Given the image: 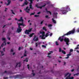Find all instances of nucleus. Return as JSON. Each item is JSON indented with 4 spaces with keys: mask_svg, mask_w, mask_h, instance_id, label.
Listing matches in <instances>:
<instances>
[{
    "mask_svg": "<svg viewBox=\"0 0 79 79\" xmlns=\"http://www.w3.org/2000/svg\"><path fill=\"white\" fill-rule=\"evenodd\" d=\"M68 9H69V10L70 11V8H69V6H66V8L64 7L61 8L60 11H61L63 15H64V14H66V13L68 12Z\"/></svg>",
    "mask_w": 79,
    "mask_h": 79,
    "instance_id": "obj_1",
    "label": "nucleus"
},
{
    "mask_svg": "<svg viewBox=\"0 0 79 79\" xmlns=\"http://www.w3.org/2000/svg\"><path fill=\"white\" fill-rule=\"evenodd\" d=\"M75 31V28H73V30L68 32L67 33L64 35L62 37H64L65 35H70V34H74Z\"/></svg>",
    "mask_w": 79,
    "mask_h": 79,
    "instance_id": "obj_2",
    "label": "nucleus"
},
{
    "mask_svg": "<svg viewBox=\"0 0 79 79\" xmlns=\"http://www.w3.org/2000/svg\"><path fill=\"white\" fill-rule=\"evenodd\" d=\"M64 42H66L67 45H69V38H65L64 39Z\"/></svg>",
    "mask_w": 79,
    "mask_h": 79,
    "instance_id": "obj_3",
    "label": "nucleus"
},
{
    "mask_svg": "<svg viewBox=\"0 0 79 79\" xmlns=\"http://www.w3.org/2000/svg\"><path fill=\"white\" fill-rule=\"evenodd\" d=\"M32 28H30L28 30H26L25 31V33L26 34H29V32H31L32 31Z\"/></svg>",
    "mask_w": 79,
    "mask_h": 79,
    "instance_id": "obj_4",
    "label": "nucleus"
},
{
    "mask_svg": "<svg viewBox=\"0 0 79 79\" xmlns=\"http://www.w3.org/2000/svg\"><path fill=\"white\" fill-rule=\"evenodd\" d=\"M30 2V5H29L30 6V9H32V10H33L34 8L32 7V3H33V2L32 1H34V0H28Z\"/></svg>",
    "mask_w": 79,
    "mask_h": 79,
    "instance_id": "obj_5",
    "label": "nucleus"
},
{
    "mask_svg": "<svg viewBox=\"0 0 79 79\" xmlns=\"http://www.w3.org/2000/svg\"><path fill=\"white\" fill-rule=\"evenodd\" d=\"M33 40L35 42H37L39 40V37L36 36V35H35Z\"/></svg>",
    "mask_w": 79,
    "mask_h": 79,
    "instance_id": "obj_6",
    "label": "nucleus"
},
{
    "mask_svg": "<svg viewBox=\"0 0 79 79\" xmlns=\"http://www.w3.org/2000/svg\"><path fill=\"white\" fill-rule=\"evenodd\" d=\"M14 78L15 79H16L17 78H19V79H22L23 77L21 75H17L14 76Z\"/></svg>",
    "mask_w": 79,
    "mask_h": 79,
    "instance_id": "obj_7",
    "label": "nucleus"
},
{
    "mask_svg": "<svg viewBox=\"0 0 79 79\" xmlns=\"http://www.w3.org/2000/svg\"><path fill=\"white\" fill-rule=\"evenodd\" d=\"M18 29H21V27L20 26H24L25 25L24 24L23 22H22V23H18Z\"/></svg>",
    "mask_w": 79,
    "mask_h": 79,
    "instance_id": "obj_8",
    "label": "nucleus"
},
{
    "mask_svg": "<svg viewBox=\"0 0 79 79\" xmlns=\"http://www.w3.org/2000/svg\"><path fill=\"white\" fill-rule=\"evenodd\" d=\"M29 8V7L28 6H27L26 9H24V10L26 11V12L27 13H29V11H30V9H28Z\"/></svg>",
    "mask_w": 79,
    "mask_h": 79,
    "instance_id": "obj_9",
    "label": "nucleus"
},
{
    "mask_svg": "<svg viewBox=\"0 0 79 79\" xmlns=\"http://www.w3.org/2000/svg\"><path fill=\"white\" fill-rule=\"evenodd\" d=\"M2 40L4 41L3 43H5L4 45H6V39L5 38H2Z\"/></svg>",
    "mask_w": 79,
    "mask_h": 79,
    "instance_id": "obj_10",
    "label": "nucleus"
},
{
    "mask_svg": "<svg viewBox=\"0 0 79 79\" xmlns=\"http://www.w3.org/2000/svg\"><path fill=\"white\" fill-rule=\"evenodd\" d=\"M22 31V29H20V28H17V29L16 31L17 32H18V33H19V32H20Z\"/></svg>",
    "mask_w": 79,
    "mask_h": 79,
    "instance_id": "obj_11",
    "label": "nucleus"
},
{
    "mask_svg": "<svg viewBox=\"0 0 79 79\" xmlns=\"http://www.w3.org/2000/svg\"><path fill=\"white\" fill-rule=\"evenodd\" d=\"M28 2H25L23 5L22 6H25V5H27L28 4Z\"/></svg>",
    "mask_w": 79,
    "mask_h": 79,
    "instance_id": "obj_12",
    "label": "nucleus"
},
{
    "mask_svg": "<svg viewBox=\"0 0 79 79\" xmlns=\"http://www.w3.org/2000/svg\"><path fill=\"white\" fill-rule=\"evenodd\" d=\"M18 21L19 22H23L24 20H23V17H21L20 19L18 20Z\"/></svg>",
    "mask_w": 79,
    "mask_h": 79,
    "instance_id": "obj_13",
    "label": "nucleus"
},
{
    "mask_svg": "<svg viewBox=\"0 0 79 79\" xmlns=\"http://www.w3.org/2000/svg\"><path fill=\"white\" fill-rule=\"evenodd\" d=\"M18 64H19V67H21V62L17 63V64L16 65V66L15 67V68H16V67H17V66H18Z\"/></svg>",
    "mask_w": 79,
    "mask_h": 79,
    "instance_id": "obj_14",
    "label": "nucleus"
},
{
    "mask_svg": "<svg viewBox=\"0 0 79 79\" xmlns=\"http://www.w3.org/2000/svg\"><path fill=\"white\" fill-rule=\"evenodd\" d=\"M53 15H55L53 16L54 18L55 17V18H56V17H57V15H58V13H56L55 12H54L53 13Z\"/></svg>",
    "mask_w": 79,
    "mask_h": 79,
    "instance_id": "obj_15",
    "label": "nucleus"
},
{
    "mask_svg": "<svg viewBox=\"0 0 79 79\" xmlns=\"http://www.w3.org/2000/svg\"><path fill=\"white\" fill-rule=\"evenodd\" d=\"M47 4H45L44 5L42 6H39L38 8H40V9H42V7H44V6H46Z\"/></svg>",
    "mask_w": 79,
    "mask_h": 79,
    "instance_id": "obj_16",
    "label": "nucleus"
},
{
    "mask_svg": "<svg viewBox=\"0 0 79 79\" xmlns=\"http://www.w3.org/2000/svg\"><path fill=\"white\" fill-rule=\"evenodd\" d=\"M40 34H42V35L41 36H43V37H44V36H45V32H42L41 31H40Z\"/></svg>",
    "mask_w": 79,
    "mask_h": 79,
    "instance_id": "obj_17",
    "label": "nucleus"
},
{
    "mask_svg": "<svg viewBox=\"0 0 79 79\" xmlns=\"http://www.w3.org/2000/svg\"><path fill=\"white\" fill-rule=\"evenodd\" d=\"M58 40H60L61 42H63V39H61V37H60L58 38Z\"/></svg>",
    "mask_w": 79,
    "mask_h": 79,
    "instance_id": "obj_18",
    "label": "nucleus"
},
{
    "mask_svg": "<svg viewBox=\"0 0 79 79\" xmlns=\"http://www.w3.org/2000/svg\"><path fill=\"white\" fill-rule=\"evenodd\" d=\"M33 35H34V33H32L31 34H30V35H29V36L30 37H32V36H33Z\"/></svg>",
    "mask_w": 79,
    "mask_h": 79,
    "instance_id": "obj_19",
    "label": "nucleus"
},
{
    "mask_svg": "<svg viewBox=\"0 0 79 79\" xmlns=\"http://www.w3.org/2000/svg\"><path fill=\"white\" fill-rule=\"evenodd\" d=\"M10 3L11 1H7V4H6L7 6H8V5H10Z\"/></svg>",
    "mask_w": 79,
    "mask_h": 79,
    "instance_id": "obj_20",
    "label": "nucleus"
},
{
    "mask_svg": "<svg viewBox=\"0 0 79 79\" xmlns=\"http://www.w3.org/2000/svg\"><path fill=\"white\" fill-rule=\"evenodd\" d=\"M23 61L24 62V61H26V62H28V59L27 58H26L25 60H23Z\"/></svg>",
    "mask_w": 79,
    "mask_h": 79,
    "instance_id": "obj_21",
    "label": "nucleus"
},
{
    "mask_svg": "<svg viewBox=\"0 0 79 79\" xmlns=\"http://www.w3.org/2000/svg\"><path fill=\"white\" fill-rule=\"evenodd\" d=\"M44 37V36H43L41 35L40 36V37H41V39H45V38Z\"/></svg>",
    "mask_w": 79,
    "mask_h": 79,
    "instance_id": "obj_22",
    "label": "nucleus"
},
{
    "mask_svg": "<svg viewBox=\"0 0 79 79\" xmlns=\"http://www.w3.org/2000/svg\"><path fill=\"white\" fill-rule=\"evenodd\" d=\"M49 34L48 33H47L45 35V37H47L48 36H49Z\"/></svg>",
    "mask_w": 79,
    "mask_h": 79,
    "instance_id": "obj_23",
    "label": "nucleus"
},
{
    "mask_svg": "<svg viewBox=\"0 0 79 79\" xmlns=\"http://www.w3.org/2000/svg\"><path fill=\"white\" fill-rule=\"evenodd\" d=\"M43 30L45 31H47V29H46V28L45 27H43Z\"/></svg>",
    "mask_w": 79,
    "mask_h": 79,
    "instance_id": "obj_24",
    "label": "nucleus"
},
{
    "mask_svg": "<svg viewBox=\"0 0 79 79\" xmlns=\"http://www.w3.org/2000/svg\"><path fill=\"white\" fill-rule=\"evenodd\" d=\"M62 53H63V54H64V55H65V54H66V52L64 51V50H62Z\"/></svg>",
    "mask_w": 79,
    "mask_h": 79,
    "instance_id": "obj_25",
    "label": "nucleus"
},
{
    "mask_svg": "<svg viewBox=\"0 0 79 79\" xmlns=\"http://www.w3.org/2000/svg\"><path fill=\"white\" fill-rule=\"evenodd\" d=\"M52 20L53 23H54L55 24V23H56V21H55V20H54V19H52Z\"/></svg>",
    "mask_w": 79,
    "mask_h": 79,
    "instance_id": "obj_26",
    "label": "nucleus"
},
{
    "mask_svg": "<svg viewBox=\"0 0 79 79\" xmlns=\"http://www.w3.org/2000/svg\"><path fill=\"white\" fill-rule=\"evenodd\" d=\"M69 74V73H67L65 74H64V77H66V76H68V74Z\"/></svg>",
    "mask_w": 79,
    "mask_h": 79,
    "instance_id": "obj_27",
    "label": "nucleus"
},
{
    "mask_svg": "<svg viewBox=\"0 0 79 79\" xmlns=\"http://www.w3.org/2000/svg\"><path fill=\"white\" fill-rule=\"evenodd\" d=\"M35 15V12L33 13H31L30 14V16H32V15Z\"/></svg>",
    "mask_w": 79,
    "mask_h": 79,
    "instance_id": "obj_28",
    "label": "nucleus"
},
{
    "mask_svg": "<svg viewBox=\"0 0 79 79\" xmlns=\"http://www.w3.org/2000/svg\"><path fill=\"white\" fill-rule=\"evenodd\" d=\"M0 52L1 53V55H2V56H3L4 55V53H3V51H0Z\"/></svg>",
    "mask_w": 79,
    "mask_h": 79,
    "instance_id": "obj_29",
    "label": "nucleus"
},
{
    "mask_svg": "<svg viewBox=\"0 0 79 79\" xmlns=\"http://www.w3.org/2000/svg\"><path fill=\"white\" fill-rule=\"evenodd\" d=\"M79 73H77L76 74H74L73 75V76H76V75H77V76H78V75H79Z\"/></svg>",
    "mask_w": 79,
    "mask_h": 79,
    "instance_id": "obj_30",
    "label": "nucleus"
},
{
    "mask_svg": "<svg viewBox=\"0 0 79 79\" xmlns=\"http://www.w3.org/2000/svg\"><path fill=\"white\" fill-rule=\"evenodd\" d=\"M69 54L67 55V56H71V52L69 53Z\"/></svg>",
    "mask_w": 79,
    "mask_h": 79,
    "instance_id": "obj_31",
    "label": "nucleus"
},
{
    "mask_svg": "<svg viewBox=\"0 0 79 79\" xmlns=\"http://www.w3.org/2000/svg\"><path fill=\"white\" fill-rule=\"evenodd\" d=\"M56 45H57V46L59 45V44H58V41L56 42Z\"/></svg>",
    "mask_w": 79,
    "mask_h": 79,
    "instance_id": "obj_32",
    "label": "nucleus"
},
{
    "mask_svg": "<svg viewBox=\"0 0 79 79\" xmlns=\"http://www.w3.org/2000/svg\"><path fill=\"white\" fill-rule=\"evenodd\" d=\"M11 11L12 12V14H13V15H15V13H14V12H13V10H11Z\"/></svg>",
    "mask_w": 79,
    "mask_h": 79,
    "instance_id": "obj_33",
    "label": "nucleus"
},
{
    "mask_svg": "<svg viewBox=\"0 0 79 79\" xmlns=\"http://www.w3.org/2000/svg\"><path fill=\"white\" fill-rule=\"evenodd\" d=\"M62 50H61V48H59V52H62Z\"/></svg>",
    "mask_w": 79,
    "mask_h": 79,
    "instance_id": "obj_34",
    "label": "nucleus"
},
{
    "mask_svg": "<svg viewBox=\"0 0 79 79\" xmlns=\"http://www.w3.org/2000/svg\"><path fill=\"white\" fill-rule=\"evenodd\" d=\"M52 24L48 25V27H52Z\"/></svg>",
    "mask_w": 79,
    "mask_h": 79,
    "instance_id": "obj_35",
    "label": "nucleus"
},
{
    "mask_svg": "<svg viewBox=\"0 0 79 79\" xmlns=\"http://www.w3.org/2000/svg\"><path fill=\"white\" fill-rule=\"evenodd\" d=\"M41 46L42 47H43V48H46V46L44 45H42Z\"/></svg>",
    "mask_w": 79,
    "mask_h": 79,
    "instance_id": "obj_36",
    "label": "nucleus"
},
{
    "mask_svg": "<svg viewBox=\"0 0 79 79\" xmlns=\"http://www.w3.org/2000/svg\"><path fill=\"white\" fill-rule=\"evenodd\" d=\"M35 47H37L38 46V44H37V43H35Z\"/></svg>",
    "mask_w": 79,
    "mask_h": 79,
    "instance_id": "obj_37",
    "label": "nucleus"
},
{
    "mask_svg": "<svg viewBox=\"0 0 79 79\" xmlns=\"http://www.w3.org/2000/svg\"><path fill=\"white\" fill-rule=\"evenodd\" d=\"M47 13H49L51 15H52V12H51L50 11H48Z\"/></svg>",
    "mask_w": 79,
    "mask_h": 79,
    "instance_id": "obj_38",
    "label": "nucleus"
},
{
    "mask_svg": "<svg viewBox=\"0 0 79 79\" xmlns=\"http://www.w3.org/2000/svg\"><path fill=\"white\" fill-rule=\"evenodd\" d=\"M32 74H33V76H35V73H31Z\"/></svg>",
    "mask_w": 79,
    "mask_h": 79,
    "instance_id": "obj_39",
    "label": "nucleus"
},
{
    "mask_svg": "<svg viewBox=\"0 0 79 79\" xmlns=\"http://www.w3.org/2000/svg\"><path fill=\"white\" fill-rule=\"evenodd\" d=\"M77 32H79V28H77Z\"/></svg>",
    "mask_w": 79,
    "mask_h": 79,
    "instance_id": "obj_40",
    "label": "nucleus"
},
{
    "mask_svg": "<svg viewBox=\"0 0 79 79\" xmlns=\"http://www.w3.org/2000/svg\"><path fill=\"white\" fill-rule=\"evenodd\" d=\"M39 15H34L35 17H39Z\"/></svg>",
    "mask_w": 79,
    "mask_h": 79,
    "instance_id": "obj_41",
    "label": "nucleus"
},
{
    "mask_svg": "<svg viewBox=\"0 0 79 79\" xmlns=\"http://www.w3.org/2000/svg\"><path fill=\"white\" fill-rule=\"evenodd\" d=\"M79 47H77L74 50H77V49H79Z\"/></svg>",
    "mask_w": 79,
    "mask_h": 79,
    "instance_id": "obj_42",
    "label": "nucleus"
},
{
    "mask_svg": "<svg viewBox=\"0 0 79 79\" xmlns=\"http://www.w3.org/2000/svg\"><path fill=\"white\" fill-rule=\"evenodd\" d=\"M65 79H70V77H67L65 78Z\"/></svg>",
    "mask_w": 79,
    "mask_h": 79,
    "instance_id": "obj_43",
    "label": "nucleus"
},
{
    "mask_svg": "<svg viewBox=\"0 0 79 79\" xmlns=\"http://www.w3.org/2000/svg\"><path fill=\"white\" fill-rule=\"evenodd\" d=\"M44 20H43L41 22V23H40L41 24H43V23H44Z\"/></svg>",
    "mask_w": 79,
    "mask_h": 79,
    "instance_id": "obj_44",
    "label": "nucleus"
},
{
    "mask_svg": "<svg viewBox=\"0 0 79 79\" xmlns=\"http://www.w3.org/2000/svg\"><path fill=\"white\" fill-rule=\"evenodd\" d=\"M35 6H36V7H37L38 8H39V6H38V4H36L35 5Z\"/></svg>",
    "mask_w": 79,
    "mask_h": 79,
    "instance_id": "obj_45",
    "label": "nucleus"
},
{
    "mask_svg": "<svg viewBox=\"0 0 79 79\" xmlns=\"http://www.w3.org/2000/svg\"><path fill=\"white\" fill-rule=\"evenodd\" d=\"M4 79H8V77H4Z\"/></svg>",
    "mask_w": 79,
    "mask_h": 79,
    "instance_id": "obj_46",
    "label": "nucleus"
},
{
    "mask_svg": "<svg viewBox=\"0 0 79 79\" xmlns=\"http://www.w3.org/2000/svg\"><path fill=\"white\" fill-rule=\"evenodd\" d=\"M70 79H74V77H70Z\"/></svg>",
    "mask_w": 79,
    "mask_h": 79,
    "instance_id": "obj_47",
    "label": "nucleus"
},
{
    "mask_svg": "<svg viewBox=\"0 0 79 79\" xmlns=\"http://www.w3.org/2000/svg\"><path fill=\"white\" fill-rule=\"evenodd\" d=\"M3 46H4V43H3L1 45V47H3Z\"/></svg>",
    "mask_w": 79,
    "mask_h": 79,
    "instance_id": "obj_48",
    "label": "nucleus"
},
{
    "mask_svg": "<svg viewBox=\"0 0 79 79\" xmlns=\"http://www.w3.org/2000/svg\"><path fill=\"white\" fill-rule=\"evenodd\" d=\"M70 51V52H73V49H71Z\"/></svg>",
    "mask_w": 79,
    "mask_h": 79,
    "instance_id": "obj_49",
    "label": "nucleus"
},
{
    "mask_svg": "<svg viewBox=\"0 0 79 79\" xmlns=\"http://www.w3.org/2000/svg\"><path fill=\"white\" fill-rule=\"evenodd\" d=\"M27 66L28 67V69H29V65L27 64Z\"/></svg>",
    "mask_w": 79,
    "mask_h": 79,
    "instance_id": "obj_50",
    "label": "nucleus"
},
{
    "mask_svg": "<svg viewBox=\"0 0 79 79\" xmlns=\"http://www.w3.org/2000/svg\"><path fill=\"white\" fill-rule=\"evenodd\" d=\"M23 56H27V55H26V54H24Z\"/></svg>",
    "mask_w": 79,
    "mask_h": 79,
    "instance_id": "obj_51",
    "label": "nucleus"
},
{
    "mask_svg": "<svg viewBox=\"0 0 79 79\" xmlns=\"http://www.w3.org/2000/svg\"><path fill=\"white\" fill-rule=\"evenodd\" d=\"M69 58V56H67V57H65V58L66 59H68V58Z\"/></svg>",
    "mask_w": 79,
    "mask_h": 79,
    "instance_id": "obj_52",
    "label": "nucleus"
},
{
    "mask_svg": "<svg viewBox=\"0 0 79 79\" xmlns=\"http://www.w3.org/2000/svg\"><path fill=\"white\" fill-rule=\"evenodd\" d=\"M9 77H10V79H11V78H13V76H10Z\"/></svg>",
    "mask_w": 79,
    "mask_h": 79,
    "instance_id": "obj_53",
    "label": "nucleus"
},
{
    "mask_svg": "<svg viewBox=\"0 0 79 79\" xmlns=\"http://www.w3.org/2000/svg\"><path fill=\"white\" fill-rule=\"evenodd\" d=\"M48 15H46L45 16V18H48Z\"/></svg>",
    "mask_w": 79,
    "mask_h": 79,
    "instance_id": "obj_54",
    "label": "nucleus"
},
{
    "mask_svg": "<svg viewBox=\"0 0 79 79\" xmlns=\"http://www.w3.org/2000/svg\"><path fill=\"white\" fill-rule=\"evenodd\" d=\"M74 69H72V70H71V72H73V71H74Z\"/></svg>",
    "mask_w": 79,
    "mask_h": 79,
    "instance_id": "obj_55",
    "label": "nucleus"
},
{
    "mask_svg": "<svg viewBox=\"0 0 79 79\" xmlns=\"http://www.w3.org/2000/svg\"><path fill=\"white\" fill-rule=\"evenodd\" d=\"M71 74H70L69 75V76H68V77H70V76H71Z\"/></svg>",
    "mask_w": 79,
    "mask_h": 79,
    "instance_id": "obj_56",
    "label": "nucleus"
},
{
    "mask_svg": "<svg viewBox=\"0 0 79 79\" xmlns=\"http://www.w3.org/2000/svg\"><path fill=\"white\" fill-rule=\"evenodd\" d=\"M19 50L20 51L21 50V47H19Z\"/></svg>",
    "mask_w": 79,
    "mask_h": 79,
    "instance_id": "obj_57",
    "label": "nucleus"
},
{
    "mask_svg": "<svg viewBox=\"0 0 79 79\" xmlns=\"http://www.w3.org/2000/svg\"><path fill=\"white\" fill-rule=\"evenodd\" d=\"M37 14L38 15H39V14H40V12H38V13H37Z\"/></svg>",
    "mask_w": 79,
    "mask_h": 79,
    "instance_id": "obj_58",
    "label": "nucleus"
},
{
    "mask_svg": "<svg viewBox=\"0 0 79 79\" xmlns=\"http://www.w3.org/2000/svg\"><path fill=\"white\" fill-rule=\"evenodd\" d=\"M7 39H8L9 40H10V38L8 37V38H7Z\"/></svg>",
    "mask_w": 79,
    "mask_h": 79,
    "instance_id": "obj_59",
    "label": "nucleus"
},
{
    "mask_svg": "<svg viewBox=\"0 0 79 79\" xmlns=\"http://www.w3.org/2000/svg\"><path fill=\"white\" fill-rule=\"evenodd\" d=\"M6 10H8V9L7 8H5V11H6Z\"/></svg>",
    "mask_w": 79,
    "mask_h": 79,
    "instance_id": "obj_60",
    "label": "nucleus"
},
{
    "mask_svg": "<svg viewBox=\"0 0 79 79\" xmlns=\"http://www.w3.org/2000/svg\"><path fill=\"white\" fill-rule=\"evenodd\" d=\"M26 52H27V51H26V50H25V52H24V54H26Z\"/></svg>",
    "mask_w": 79,
    "mask_h": 79,
    "instance_id": "obj_61",
    "label": "nucleus"
},
{
    "mask_svg": "<svg viewBox=\"0 0 79 79\" xmlns=\"http://www.w3.org/2000/svg\"><path fill=\"white\" fill-rule=\"evenodd\" d=\"M11 52H13V49H11Z\"/></svg>",
    "mask_w": 79,
    "mask_h": 79,
    "instance_id": "obj_62",
    "label": "nucleus"
},
{
    "mask_svg": "<svg viewBox=\"0 0 79 79\" xmlns=\"http://www.w3.org/2000/svg\"><path fill=\"white\" fill-rule=\"evenodd\" d=\"M13 29H14V27H12V28H11L12 30L13 31Z\"/></svg>",
    "mask_w": 79,
    "mask_h": 79,
    "instance_id": "obj_63",
    "label": "nucleus"
},
{
    "mask_svg": "<svg viewBox=\"0 0 79 79\" xmlns=\"http://www.w3.org/2000/svg\"><path fill=\"white\" fill-rule=\"evenodd\" d=\"M50 36H52V33H51L50 34Z\"/></svg>",
    "mask_w": 79,
    "mask_h": 79,
    "instance_id": "obj_64",
    "label": "nucleus"
}]
</instances>
